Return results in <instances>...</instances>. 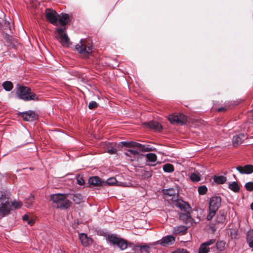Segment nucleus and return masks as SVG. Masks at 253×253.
I'll return each instance as SVG.
<instances>
[{"instance_id": "nucleus-1", "label": "nucleus", "mask_w": 253, "mask_h": 253, "mask_svg": "<svg viewBox=\"0 0 253 253\" xmlns=\"http://www.w3.org/2000/svg\"><path fill=\"white\" fill-rule=\"evenodd\" d=\"M9 200V195L0 191V216L1 217L8 214L11 210L19 209L22 206L21 202L14 201L11 203Z\"/></svg>"}, {"instance_id": "nucleus-2", "label": "nucleus", "mask_w": 253, "mask_h": 253, "mask_svg": "<svg viewBox=\"0 0 253 253\" xmlns=\"http://www.w3.org/2000/svg\"><path fill=\"white\" fill-rule=\"evenodd\" d=\"M215 243V239H211L202 243L198 250V253H208L210 250L213 253H220L225 249V243L222 241H218L215 245L211 247Z\"/></svg>"}, {"instance_id": "nucleus-3", "label": "nucleus", "mask_w": 253, "mask_h": 253, "mask_svg": "<svg viewBox=\"0 0 253 253\" xmlns=\"http://www.w3.org/2000/svg\"><path fill=\"white\" fill-rule=\"evenodd\" d=\"M16 88V94L18 98L25 101L39 100L38 96L32 92L29 87L17 84Z\"/></svg>"}, {"instance_id": "nucleus-4", "label": "nucleus", "mask_w": 253, "mask_h": 253, "mask_svg": "<svg viewBox=\"0 0 253 253\" xmlns=\"http://www.w3.org/2000/svg\"><path fill=\"white\" fill-rule=\"evenodd\" d=\"M67 194H54L50 195V200L52 201L53 206L57 209H67L71 205V202L67 199Z\"/></svg>"}, {"instance_id": "nucleus-5", "label": "nucleus", "mask_w": 253, "mask_h": 253, "mask_svg": "<svg viewBox=\"0 0 253 253\" xmlns=\"http://www.w3.org/2000/svg\"><path fill=\"white\" fill-rule=\"evenodd\" d=\"M75 49L83 57L87 58L92 52V44L88 39H81Z\"/></svg>"}, {"instance_id": "nucleus-6", "label": "nucleus", "mask_w": 253, "mask_h": 253, "mask_svg": "<svg viewBox=\"0 0 253 253\" xmlns=\"http://www.w3.org/2000/svg\"><path fill=\"white\" fill-rule=\"evenodd\" d=\"M221 199L220 197L214 196L210 199L209 205V213L206 217L207 220H211L214 216L221 205Z\"/></svg>"}, {"instance_id": "nucleus-7", "label": "nucleus", "mask_w": 253, "mask_h": 253, "mask_svg": "<svg viewBox=\"0 0 253 253\" xmlns=\"http://www.w3.org/2000/svg\"><path fill=\"white\" fill-rule=\"evenodd\" d=\"M119 145L121 147H126L133 148H137V150L128 149L126 155L130 156L131 155L137 156L139 154L140 151L145 150V146L140 143L133 141H122L120 142Z\"/></svg>"}, {"instance_id": "nucleus-8", "label": "nucleus", "mask_w": 253, "mask_h": 253, "mask_svg": "<svg viewBox=\"0 0 253 253\" xmlns=\"http://www.w3.org/2000/svg\"><path fill=\"white\" fill-rule=\"evenodd\" d=\"M56 32L59 39V42L64 47H69L71 44L70 39L65 32V28H57Z\"/></svg>"}, {"instance_id": "nucleus-9", "label": "nucleus", "mask_w": 253, "mask_h": 253, "mask_svg": "<svg viewBox=\"0 0 253 253\" xmlns=\"http://www.w3.org/2000/svg\"><path fill=\"white\" fill-rule=\"evenodd\" d=\"M108 239L111 243L117 245L122 250L126 249L127 247V242L126 240L115 235H108Z\"/></svg>"}, {"instance_id": "nucleus-10", "label": "nucleus", "mask_w": 253, "mask_h": 253, "mask_svg": "<svg viewBox=\"0 0 253 253\" xmlns=\"http://www.w3.org/2000/svg\"><path fill=\"white\" fill-rule=\"evenodd\" d=\"M70 17H46L47 21L55 26H64L70 21Z\"/></svg>"}, {"instance_id": "nucleus-11", "label": "nucleus", "mask_w": 253, "mask_h": 253, "mask_svg": "<svg viewBox=\"0 0 253 253\" xmlns=\"http://www.w3.org/2000/svg\"><path fill=\"white\" fill-rule=\"evenodd\" d=\"M168 119L171 124L181 125L185 124L187 121V117L182 114L170 115Z\"/></svg>"}, {"instance_id": "nucleus-12", "label": "nucleus", "mask_w": 253, "mask_h": 253, "mask_svg": "<svg viewBox=\"0 0 253 253\" xmlns=\"http://www.w3.org/2000/svg\"><path fill=\"white\" fill-rule=\"evenodd\" d=\"M175 241V238L172 235H167L157 241L155 244L160 245L163 247H166L173 244Z\"/></svg>"}, {"instance_id": "nucleus-13", "label": "nucleus", "mask_w": 253, "mask_h": 253, "mask_svg": "<svg viewBox=\"0 0 253 253\" xmlns=\"http://www.w3.org/2000/svg\"><path fill=\"white\" fill-rule=\"evenodd\" d=\"M19 116L26 121L31 122L38 119V115L33 111L29 110L28 111L20 113Z\"/></svg>"}, {"instance_id": "nucleus-14", "label": "nucleus", "mask_w": 253, "mask_h": 253, "mask_svg": "<svg viewBox=\"0 0 253 253\" xmlns=\"http://www.w3.org/2000/svg\"><path fill=\"white\" fill-rule=\"evenodd\" d=\"M236 169L241 174H249L253 172V165H252L238 166Z\"/></svg>"}, {"instance_id": "nucleus-15", "label": "nucleus", "mask_w": 253, "mask_h": 253, "mask_svg": "<svg viewBox=\"0 0 253 253\" xmlns=\"http://www.w3.org/2000/svg\"><path fill=\"white\" fill-rule=\"evenodd\" d=\"M172 204L179 208L182 211H186L189 207V205L181 199H178L176 198L173 201L171 202Z\"/></svg>"}, {"instance_id": "nucleus-16", "label": "nucleus", "mask_w": 253, "mask_h": 253, "mask_svg": "<svg viewBox=\"0 0 253 253\" xmlns=\"http://www.w3.org/2000/svg\"><path fill=\"white\" fill-rule=\"evenodd\" d=\"M163 193L167 198L169 197H171L169 200H171V202L173 201L174 199H176V198H178V195L176 194V191L173 188L164 189L163 190Z\"/></svg>"}, {"instance_id": "nucleus-17", "label": "nucleus", "mask_w": 253, "mask_h": 253, "mask_svg": "<svg viewBox=\"0 0 253 253\" xmlns=\"http://www.w3.org/2000/svg\"><path fill=\"white\" fill-rule=\"evenodd\" d=\"M246 135L244 133H241L239 135L234 136L232 138V143L234 147L240 145L242 143L244 139L246 138Z\"/></svg>"}, {"instance_id": "nucleus-18", "label": "nucleus", "mask_w": 253, "mask_h": 253, "mask_svg": "<svg viewBox=\"0 0 253 253\" xmlns=\"http://www.w3.org/2000/svg\"><path fill=\"white\" fill-rule=\"evenodd\" d=\"M88 182L90 185L93 186H101L104 183L98 176H92L88 179Z\"/></svg>"}, {"instance_id": "nucleus-19", "label": "nucleus", "mask_w": 253, "mask_h": 253, "mask_svg": "<svg viewBox=\"0 0 253 253\" xmlns=\"http://www.w3.org/2000/svg\"><path fill=\"white\" fill-rule=\"evenodd\" d=\"M145 125L156 131H161L163 128L162 125L157 121H150L145 123Z\"/></svg>"}, {"instance_id": "nucleus-20", "label": "nucleus", "mask_w": 253, "mask_h": 253, "mask_svg": "<svg viewBox=\"0 0 253 253\" xmlns=\"http://www.w3.org/2000/svg\"><path fill=\"white\" fill-rule=\"evenodd\" d=\"M79 238L82 244L84 246L86 247L89 245L90 239L87 237L86 234H80L79 235Z\"/></svg>"}, {"instance_id": "nucleus-21", "label": "nucleus", "mask_w": 253, "mask_h": 253, "mask_svg": "<svg viewBox=\"0 0 253 253\" xmlns=\"http://www.w3.org/2000/svg\"><path fill=\"white\" fill-rule=\"evenodd\" d=\"M45 16H69V15L63 13L58 14L54 10L46 9L45 10Z\"/></svg>"}, {"instance_id": "nucleus-22", "label": "nucleus", "mask_w": 253, "mask_h": 253, "mask_svg": "<svg viewBox=\"0 0 253 253\" xmlns=\"http://www.w3.org/2000/svg\"><path fill=\"white\" fill-rule=\"evenodd\" d=\"M214 181L218 184H222L226 182L227 178L225 176L223 175L216 176L213 177Z\"/></svg>"}, {"instance_id": "nucleus-23", "label": "nucleus", "mask_w": 253, "mask_h": 253, "mask_svg": "<svg viewBox=\"0 0 253 253\" xmlns=\"http://www.w3.org/2000/svg\"><path fill=\"white\" fill-rule=\"evenodd\" d=\"M190 179L193 182H198L201 180V175L198 172L191 173L190 175Z\"/></svg>"}, {"instance_id": "nucleus-24", "label": "nucleus", "mask_w": 253, "mask_h": 253, "mask_svg": "<svg viewBox=\"0 0 253 253\" xmlns=\"http://www.w3.org/2000/svg\"><path fill=\"white\" fill-rule=\"evenodd\" d=\"M247 240L249 247L253 248V230L248 232Z\"/></svg>"}, {"instance_id": "nucleus-25", "label": "nucleus", "mask_w": 253, "mask_h": 253, "mask_svg": "<svg viewBox=\"0 0 253 253\" xmlns=\"http://www.w3.org/2000/svg\"><path fill=\"white\" fill-rule=\"evenodd\" d=\"M35 200V197L33 195H30L25 200V206L27 208H30L32 206Z\"/></svg>"}, {"instance_id": "nucleus-26", "label": "nucleus", "mask_w": 253, "mask_h": 253, "mask_svg": "<svg viewBox=\"0 0 253 253\" xmlns=\"http://www.w3.org/2000/svg\"><path fill=\"white\" fill-rule=\"evenodd\" d=\"M5 18L6 17H0V23L2 26L5 27V28H10L11 23L7 21Z\"/></svg>"}, {"instance_id": "nucleus-27", "label": "nucleus", "mask_w": 253, "mask_h": 253, "mask_svg": "<svg viewBox=\"0 0 253 253\" xmlns=\"http://www.w3.org/2000/svg\"><path fill=\"white\" fill-rule=\"evenodd\" d=\"M229 188L234 192H238L240 190V187L236 182H233L230 183Z\"/></svg>"}, {"instance_id": "nucleus-28", "label": "nucleus", "mask_w": 253, "mask_h": 253, "mask_svg": "<svg viewBox=\"0 0 253 253\" xmlns=\"http://www.w3.org/2000/svg\"><path fill=\"white\" fill-rule=\"evenodd\" d=\"M187 230V228L184 226H179L174 228L173 233L175 234H184Z\"/></svg>"}, {"instance_id": "nucleus-29", "label": "nucleus", "mask_w": 253, "mask_h": 253, "mask_svg": "<svg viewBox=\"0 0 253 253\" xmlns=\"http://www.w3.org/2000/svg\"><path fill=\"white\" fill-rule=\"evenodd\" d=\"M147 162H155L157 161V157L155 154L148 153L146 155Z\"/></svg>"}, {"instance_id": "nucleus-30", "label": "nucleus", "mask_w": 253, "mask_h": 253, "mask_svg": "<svg viewBox=\"0 0 253 253\" xmlns=\"http://www.w3.org/2000/svg\"><path fill=\"white\" fill-rule=\"evenodd\" d=\"M226 219V215L223 213L219 212V214L216 216V221L218 223H223Z\"/></svg>"}, {"instance_id": "nucleus-31", "label": "nucleus", "mask_w": 253, "mask_h": 253, "mask_svg": "<svg viewBox=\"0 0 253 253\" xmlns=\"http://www.w3.org/2000/svg\"><path fill=\"white\" fill-rule=\"evenodd\" d=\"M3 88L7 91H9L13 88V84L11 82L5 81L2 84Z\"/></svg>"}, {"instance_id": "nucleus-32", "label": "nucleus", "mask_w": 253, "mask_h": 253, "mask_svg": "<svg viewBox=\"0 0 253 253\" xmlns=\"http://www.w3.org/2000/svg\"><path fill=\"white\" fill-rule=\"evenodd\" d=\"M163 170L166 172H171L174 171V167L172 164H167L163 166Z\"/></svg>"}, {"instance_id": "nucleus-33", "label": "nucleus", "mask_w": 253, "mask_h": 253, "mask_svg": "<svg viewBox=\"0 0 253 253\" xmlns=\"http://www.w3.org/2000/svg\"><path fill=\"white\" fill-rule=\"evenodd\" d=\"M136 247L140 249L141 253H149L150 247L148 245H138L136 246Z\"/></svg>"}, {"instance_id": "nucleus-34", "label": "nucleus", "mask_w": 253, "mask_h": 253, "mask_svg": "<svg viewBox=\"0 0 253 253\" xmlns=\"http://www.w3.org/2000/svg\"><path fill=\"white\" fill-rule=\"evenodd\" d=\"M198 191L199 194L204 195L207 193L208 189L205 185H202L199 187Z\"/></svg>"}, {"instance_id": "nucleus-35", "label": "nucleus", "mask_w": 253, "mask_h": 253, "mask_svg": "<svg viewBox=\"0 0 253 253\" xmlns=\"http://www.w3.org/2000/svg\"><path fill=\"white\" fill-rule=\"evenodd\" d=\"M246 189L248 191H253V182H248L245 185Z\"/></svg>"}, {"instance_id": "nucleus-36", "label": "nucleus", "mask_w": 253, "mask_h": 253, "mask_svg": "<svg viewBox=\"0 0 253 253\" xmlns=\"http://www.w3.org/2000/svg\"><path fill=\"white\" fill-rule=\"evenodd\" d=\"M76 179L77 181V183L80 185H83L84 184V180L83 177V176L80 175H78L76 177Z\"/></svg>"}, {"instance_id": "nucleus-37", "label": "nucleus", "mask_w": 253, "mask_h": 253, "mask_svg": "<svg viewBox=\"0 0 253 253\" xmlns=\"http://www.w3.org/2000/svg\"><path fill=\"white\" fill-rule=\"evenodd\" d=\"M81 195L80 194H75L73 197V200L76 203H79L80 201L81 200Z\"/></svg>"}, {"instance_id": "nucleus-38", "label": "nucleus", "mask_w": 253, "mask_h": 253, "mask_svg": "<svg viewBox=\"0 0 253 253\" xmlns=\"http://www.w3.org/2000/svg\"><path fill=\"white\" fill-rule=\"evenodd\" d=\"M98 106V104L96 102L92 101H91L88 104V108L90 109H93L96 108Z\"/></svg>"}, {"instance_id": "nucleus-39", "label": "nucleus", "mask_w": 253, "mask_h": 253, "mask_svg": "<svg viewBox=\"0 0 253 253\" xmlns=\"http://www.w3.org/2000/svg\"><path fill=\"white\" fill-rule=\"evenodd\" d=\"M179 217L181 219H188V220H190L191 219V217L190 216V215L189 213H187V214H185V213H182V214H180V215H179Z\"/></svg>"}, {"instance_id": "nucleus-40", "label": "nucleus", "mask_w": 253, "mask_h": 253, "mask_svg": "<svg viewBox=\"0 0 253 253\" xmlns=\"http://www.w3.org/2000/svg\"><path fill=\"white\" fill-rule=\"evenodd\" d=\"M171 253H189L188 251H187L185 249H178Z\"/></svg>"}, {"instance_id": "nucleus-41", "label": "nucleus", "mask_w": 253, "mask_h": 253, "mask_svg": "<svg viewBox=\"0 0 253 253\" xmlns=\"http://www.w3.org/2000/svg\"><path fill=\"white\" fill-rule=\"evenodd\" d=\"M152 176V173L150 171H145L143 175L144 178H148Z\"/></svg>"}, {"instance_id": "nucleus-42", "label": "nucleus", "mask_w": 253, "mask_h": 253, "mask_svg": "<svg viewBox=\"0 0 253 253\" xmlns=\"http://www.w3.org/2000/svg\"><path fill=\"white\" fill-rule=\"evenodd\" d=\"M117 152V149L115 148H111V149H109L108 150V153L110 154H115Z\"/></svg>"}, {"instance_id": "nucleus-43", "label": "nucleus", "mask_w": 253, "mask_h": 253, "mask_svg": "<svg viewBox=\"0 0 253 253\" xmlns=\"http://www.w3.org/2000/svg\"><path fill=\"white\" fill-rule=\"evenodd\" d=\"M116 179L114 177L110 178L108 179L107 181V183L108 184H114L116 183Z\"/></svg>"}, {"instance_id": "nucleus-44", "label": "nucleus", "mask_w": 253, "mask_h": 253, "mask_svg": "<svg viewBox=\"0 0 253 253\" xmlns=\"http://www.w3.org/2000/svg\"><path fill=\"white\" fill-rule=\"evenodd\" d=\"M31 2L33 7H36L38 3L37 0H31Z\"/></svg>"}, {"instance_id": "nucleus-45", "label": "nucleus", "mask_w": 253, "mask_h": 253, "mask_svg": "<svg viewBox=\"0 0 253 253\" xmlns=\"http://www.w3.org/2000/svg\"><path fill=\"white\" fill-rule=\"evenodd\" d=\"M27 221H28V224L31 226H32L34 224V222H35L34 220H33L32 219H29Z\"/></svg>"}, {"instance_id": "nucleus-46", "label": "nucleus", "mask_w": 253, "mask_h": 253, "mask_svg": "<svg viewBox=\"0 0 253 253\" xmlns=\"http://www.w3.org/2000/svg\"><path fill=\"white\" fill-rule=\"evenodd\" d=\"M29 219V216L28 215L25 214L23 216V220L24 221H28Z\"/></svg>"}, {"instance_id": "nucleus-47", "label": "nucleus", "mask_w": 253, "mask_h": 253, "mask_svg": "<svg viewBox=\"0 0 253 253\" xmlns=\"http://www.w3.org/2000/svg\"><path fill=\"white\" fill-rule=\"evenodd\" d=\"M225 110H226V108L225 107H220L218 109V111L219 112L225 111Z\"/></svg>"}, {"instance_id": "nucleus-48", "label": "nucleus", "mask_w": 253, "mask_h": 253, "mask_svg": "<svg viewBox=\"0 0 253 253\" xmlns=\"http://www.w3.org/2000/svg\"><path fill=\"white\" fill-rule=\"evenodd\" d=\"M251 208L253 211V203L251 205Z\"/></svg>"}]
</instances>
